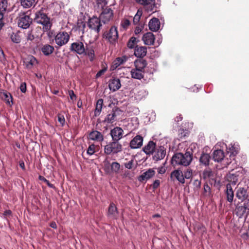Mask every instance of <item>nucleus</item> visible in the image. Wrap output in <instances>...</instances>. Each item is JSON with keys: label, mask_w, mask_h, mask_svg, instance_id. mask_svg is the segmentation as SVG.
Here are the masks:
<instances>
[{"label": "nucleus", "mask_w": 249, "mask_h": 249, "mask_svg": "<svg viewBox=\"0 0 249 249\" xmlns=\"http://www.w3.org/2000/svg\"><path fill=\"white\" fill-rule=\"evenodd\" d=\"M148 93L144 89H141L135 93L134 99L137 101H140L147 96Z\"/></svg>", "instance_id": "e433bc0d"}, {"label": "nucleus", "mask_w": 249, "mask_h": 249, "mask_svg": "<svg viewBox=\"0 0 249 249\" xmlns=\"http://www.w3.org/2000/svg\"><path fill=\"white\" fill-rule=\"evenodd\" d=\"M155 36L153 33L148 32L143 35L142 40L146 45H153L155 41Z\"/></svg>", "instance_id": "5701e85b"}, {"label": "nucleus", "mask_w": 249, "mask_h": 249, "mask_svg": "<svg viewBox=\"0 0 249 249\" xmlns=\"http://www.w3.org/2000/svg\"><path fill=\"white\" fill-rule=\"evenodd\" d=\"M85 47L83 42L77 41L72 43L71 46V50L79 55L84 54L85 53Z\"/></svg>", "instance_id": "f8f14e48"}, {"label": "nucleus", "mask_w": 249, "mask_h": 249, "mask_svg": "<svg viewBox=\"0 0 249 249\" xmlns=\"http://www.w3.org/2000/svg\"><path fill=\"white\" fill-rule=\"evenodd\" d=\"M247 212V211L243 205L237 206L235 209L236 215L240 218L242 217Z\"/></svg>", "instance_id": "4c0bfd02"}, {"label": "nucleus", "mask_w": 249, "mask_h": 249, "mask_svg": "<svg viewBox=\"0 0 249 249\" xmlns=\"http://www.w3.org/2000/svg\"><path fill=\"white\" fill-rule=\"evenodd\" d=\"M136 1L144 5L148 12L157 11L160 5V0H136Z\"/></svg>", "instance_id": "20e7f679"}, {"label": "nucleus", "mask_w": 249, "mask_h": 249, "mask_svg": "<svg viewBox=\"0 0 249 249\" xmlns=\"http://www.w3.org/2000/svg\"><path fill=\"white\" fill-rule=\"evenodd\" d=\"M122 146L118 142L114 141L109 142L104 147L105 153L107 155L117 154L122 151Z\"/></svg>", "instance_id": "7ed1b4c3"}, {"label": "nucleus", "mask_w": 249, "mask_h": 249, "mask_svg": "<svg viewBox=\"0 0 249 249\" xmlns=\"http://www.w3.org/2000/svg\"><path fill=\"white\" fill-rule=\"evenodd\" d=\"M103 104V100L99 99L96 102V108L94 111L95 116H97L100 115L102 109Z\"/></svg>", "instance_id": "a19ab883"}, {"label": "nucleus", "mask_w": 249, "mask_h": 249, "mask_svg": "<svg viewBox=\"0 0 249 249\" xmlns=\"http://www.w3.org/2000/svg\"><path fill=\"white\" fill-rule=\"evenodd\" d=\"M100 18L102 22L104 23H106L109 21L113 18V11L111 8L107 7L105 9L101 10Z\"/></svg>", "instance_id": "0eeeda50"}, {"label": "nucleus", "mask_w": 249, "mask_h": 249, "mask_svg": "<svg viewBox=\"0 0 249 249\" xmlns=\"http://www.w3.org/2000/svg\"><path fill=\"white\" fill-rule=\"evenodd\" d=\"M12 215V211L8 210L4 212L3 213V218L7 220V217Z\"/></svg>", "instance_id": "bf43d9fd"}, {"label": "nucleus", "mask_w": 249, "mask_h": 249, "mask_svg": "<svg viewBox=\"0 0 249 249\" xmlns=\"http://www.w3.org/2000/svg\"><path fill=\"white\" fill-rule=\"evenodd\" d=\"M20 2L24 8H28L35 4V0H20Z\"/></svg>", "instance_id": "37998d69"}, {"label": "nucleus", "mask_w": 249, "mask_h": 249, "mask_svg": "<svg viewBox=\"0 0 249 249\" xmlns=\"http://www.w3.org/2000/svg\"><path fill=\"white\" fill-rule=\"evenodd\" d=\"M240 173L239 171L229 173L227 175V179L229 182V183H231V185H235L238 182Z\"/></svg>", "instance_id": "f3484780"}, {"label": "nucleus", "mask_w": 249, "mask_h": 249, "mask_svg": "<svg viewBox=\"0 0 249 249\" xmlns=\"http://www.w3.org/2000/svg\"><path fill=\"white\" fill-rule=\"evenodd\" d=\"M211 160V156L209 154L202 153L199 158L200 163L205 166H208Z\"/></svg>", "instance_id": "f704fd0d"}, {"label": "nucleus", "mask_w": 249, "mask_h": 249, "mask_svg": "<svg viewBox=\"0 0 249 249\" xmlns=\"http://www.w3.org/2000/svg\"><path fill=\"white\" fill-rule=\"evenodd\" d=\"M156 174L155 171L152 168L148 169L146 171L143 172L138 178V180L140 182L147 181V180L153 177Z\"/></svg>", "instance_id": "ddd939ff"}, {"label": "nucleus", "mask_w": 249, "mask_h": 249, "mask_svg": "<svg viewBox=\"0 0 249 249\" xmlns=\"http://www.w3.org/2000/svg\"><path fill=\"white\" fill-rule=\"evenodd\" d=\"M0 97L9 106H11L13 104L12 96L9 92L3 90L0 91Z\"/></svg>", "instance_id": "b1692460"}, {"label": "nucleus", "mask_w": 249, "mask_h": 249, "mask_svg": "<svg viewBox=\"0 0 249 249\" xmlns=\"http://www.w3.org/2000/svg\"><path fill=\"white\" fill-rule=\"evenodd\" d=\"M226 194L228 201L231 203L233 201L234 193L231 183H228L226 185Z\"/></svg>", "instance_id": "7c9ffc66"}, {"label": "nucleus", "mask_w": 249, "mask_h": 249, "mask_svg": "<svg viewBox=\"0 0 249 249\" xmlns=\"http://www.w3.org/2000/svg\"><path fill=\"white\" fill-rule=\"evenodd\" d=\"M204 190L205 193H208L209 194H210L211 188L208 184H205L204 185Z\"/></svg>", "instance_id": "69168bd1"}, {"label": "nucleus", "mask_w": 249, "mask_h": 249, "mask_svg": "<svg viewBox=\"0 0 249 249\" xmlns=\"http://www.w3.org/2000/svg\"><path fill=\"white\" fill-rule=\"evenodd\" d=\"M89 139L92 141L101 142L104 140V136L100 132L94 130L89 134Z\"/></svg>", "instance_id": "4be33fe9"}, {"label": "nucleus", "mask_w": 249, "mask_h": 249, "mask_svg": "<svg viewBox=\"0 0 249 249\" xmlns=\"http://www.w3.org/2000/svg\"><path fill=\"white\" fill-rule=\"evenodd\" d=\"M134 65L135 67V68L144 71V69L147 65V62L145 60L142 58H140L135 61Z\"/></svg>", "instance_id": "2f4dec72"}, {"label": "nucleus", "mask_w": 249, "mask_h": 249, "mask_svg": "<svg viewBox=\"0 0 249 249\" xmlns=\"http://www.w3.org/2000/svg\"><path fill=\"white\" fill-rule=\"evenodd\" d=\"M248 187H239L237 189L236 196L238 199L241 201L245 200L248 198Z\"/></svg>", "instance_id": "dca6fc26"}, {"label": "nucleus", "mask_w": 249, "mask_h": 249, "mask_svg": "<svg viewBox=\"0 0 249 249\" xmlns=\"http://www.w3.org/2000/svg\"><path fill=\"white\" fill-rule=\"evenodd\" d=\"M247 211H249V199L246 201L243 204Z\"/></svg>", "instance_id": "774afa93"}, {"label": "nucleus", "mask_w": 249, "mask_h": 249, "mask_svg": "<svg viewBox=\"0 0 249 249\" xmlns=\"http://www.w3.org/2000/svg\"><path fill=\"white\" fill-rule=\"evenodd\" d=\"M224 157V153L222 150H216L213 152V159L215 161L220 162L222 161Z\"/></svg>", "instance_id": "72a5a7b5"}, {"label": "nucleus", "mask_w": 249, "mask_h": 249, "mask_svg": "<svg viewBox=\"0 0 249 249\" xmlns=\"http://www.w3.org/2000/svg\"><path fill=\"white\" fill-rule=\"evenodd\" d=\"M37 63V60L32 55L28 56L23 60V64L27 69H31Z\"/></svg>", "instance_id": "6ab92c4d"}, {"label": "nucleus", "mask_w": 249, "mask_h": 249, "mask_svg": "<svg viewBox=\"0 0 249 249\" xmlns=\"http://www.w3.org/2000/svg\"><path fill=\"white\" fill-rule=\"evenodd\" d=\"M104 36L110 43H115L118 38V33L117 28L115 26L111 27L108 32L104 34Z\"/></svg>", "instance_id": "423d86ee"}, {"label": "nucleus", "mask_w": 249, "mask_h": 249, "mask_svg": "<svg viewBox=\"0 0 249 249\" xmlns=\"http://www.w3.org/2000/svg\"><path fill=\"white\" fill-rule=\"evenodd\" d=\"M156 148V143L150 141L143 147L142 150L147 155H150L153 154Z\"/></svg>", "instance_id": "a211bd4d"}, {"label": "nucleus", "mask_w": 249, "mask_h": 249, "mask_svg": "<svg viewBox=\"0 0 249 249\" xmlns=\"http://www.w3.org/2000/svg\"><path fill=\"white\" fill-rule=\"evenodd\" d=\"M10 38L12 41L15 43L18 44L20 42L21 38L18 33H13L10 35Z\"/></svg>", "instance_id": "c03bdc74"}, {"label": "nucleus", "mask_w": 249, "mask_h": 249, "mask_svg": "<svg viewBox=\"0 0 249 249\" xmlns=\"http://www.w3.org/2000/svg\"><path fill=\"white\" fill-rule=\"evenodd\" d=\"M238 145L237 143H231L228 147L227 146L228 152L230 153V156L234 155L238 152Z\"/></svg>", "instance_id": "58836bf2"}, {"label": "nucleus", "mask_w": 249, "mask_h": 249, "mask_svg": "<svg viewBox=\"0 0 249 249\" xmlns=\"http://www.w3.org/2000/svg\"><path fill=\"white\" fill-rule=\"evenodd\" d=\"M111 171L113 173H118L120 169V165L118 162H113L111 163Z\"/></svg>", "instance_id": "a18cd8bd"}, {"label": "nucleus", "mask_w": 249, "mask_h": 249, "mask_svg": "<svg viewBox=\"0 0 249 249\" xmlns=\"http://www.w3.org/2000/svg\"><path fill=\"white\" fill-rule=\"evenodd\" d=\"M124 131L119 127H115L110 131V135L111 136L112 140L114 141L118 142L123 137Z\"/></svg>", "instance_id": "4468645a"}, {"label": "nucleus", "mask_w": 249, "mask_h": 249, "mask_svg": "<svg viewBox=\"0 0 249 249\" xmlns=\"http://www.w3.org/2000/svg\"><path fill=\"white\" fill-rule=\"evenodd\" d=\"M41 51L44 55L48 56L53 53L54 51V48L49 44H45L42 46Z\"/></svg>", "instance_id": "c9c22d12"}, {"label": "nucleus", "mask_w": 249, "mask_h": 249, "mask_svg": "<svg viewBox=\"0 0 249 249\" xmlns=\"http://www.w3.org/2000/svg\"><path fill=\"white\" fill-rule=\"evenodd\" d=\"M32 22V18L29 16L26 15L25 13L21 14L18 21V26L23 29H27L29 27Z\"/></svg>", "instance_id": "6e6552de"}, {"label": "nucleus", "mask_w": 249, "mask_h": 249, "mask_svg": "<svg viewBox=\"0 0 249 249\" xmlns=\"http://www.w3.org/2000/svg\"><path fill=\"white\" fill-rule=\"evenodd\" d=\"M107 71V67H104L102 70H100L96 74V78H98L101 77L105 72Z\"/></svg>", "instance_id": "5fc2aeb1"}, {"label": "nucleus", "mask_w": 249, "mask_h": 249, "mask_svg": "<svg viewBox=\"0 0 249 249\" xmlns=\"http://www.w3.org/2000/svg\"><path fill=\"white\" fill-rule=\"evenodd\" d=\"M58 121L60 124L61 126H63L65 124V119L63 115L58 114L57 115Z\"/></svg>", "instance_id": "864d4df0"}, {"label": "nucleus", "mask_w": 249, "mask_h": 249, "mask_svg": "<svg viewBox=\"0 0 249 249\" xmlns=\"http://www.w3.org/2000/svg\"><path fill=\"white\" fill-rule=\"evenodd\" d=\"M212 171H210V170H205L203 172V175L204 176V177L206 178V177H210L212 175Z\"/></svg>", "instance_id": "338daca9"}, {"label": "nucleus", "mask_w": 249, "mask_h": 249, "mask_svg": "<svg viewBox=\"0 0 249 249\" xmlns=\"http://www.w3.org/2000/svg\"><path fill=\"white\" fill-rule=\"evenodd\" d=\"M193 160V153L187 151L184 154L177 153L174 155L171 160V163L174 165L187 166Z\"/></svg>", "instance_id": "f257e3e1"}, {"label": "nucleus", "mask_w": 249, "mask_h": 249, "mask_svg": "<svg viewBox=\"0 0 249 249\" xmlns=\"http://www.w3.org/2000/svg\"><path fill=\"white\" fill-rule=\"evenodd\" d=\"M70 98L72 101L75 100L76 96L72 90H70L68 91Z\"/></svg>", "instance_id": "6e6d98bb"}, {"label": "nucleus", "mask_w": 249, "mask_h": 249, "mask_svg": "<svg viewBox=\"0 0 249 249\" xmlns=\"http://www.w3.org/2000/svg\"><path fill=\"white\" fill-rule=\"evenodd\" d=\"M96 146L94 144L89 145L87 151V154L89 156L93 155L96 151Z\"/></svg>", "instance_id": "de8ad7c7"}, {"label": "nucleus", "mask_w": 249, "mask_h": 249, "mask_svg": "<svg viewBox=\"0 0 249 249\" xmlns=\"http://www.w3.org/2000/svg\"><path fill=\"white\" fill-rule=\"evenodd\" d=\"M127 60L126 56H123L117 58L112 63L111 67L112 70H114L119 67L121 65L124 64Z\"/></svg>", "instance_id": "a878e982"}, {"label": "nucleus", "mask_w": 249, "mask_h": 249, "mask_svg": "<svg viewBox=\"0 0 249 249\" xmlns=\"http://www.w3.org/2000/svg\"><path fill=\"white\" fill-rule=\"evenodd\" d=\"M20 91L23 92L25 93L26 91V84L25 82H23L20 84V87H19Z\"/></svg>", "instance_id": "052dcab7"}, {"label": "nucleus", "mask_w": 249, "mask_h": 249, "mask_svg": "<svg viewBox=\"0 0 249 249\" xmlns=\"http://www.w3.org/2000/svg\"><path fill=\"white\" fill-rule=\"evenodd\" d=\"M70 37L68 33L65 31L60 32L55 36V42L59 47H61L68 42Z\"/></svg>", "instance_id": "39448f33"}, {"label": "nucleus", "mask_w": 249, "mask_h": 249, "mask_svg": "<svg viewBox=\"0 0 249 249\" xmlns=\"http://www.w3.org/2000/svg\"><path fill=\"white\" fill-rule=\"evenodd\" d=\"M160 184V180L159 179L155 180L153 184H152V188L154 189H157Z\"/></svg>", "instance_id": "0e129e2a"}, {"label": "nucleus", "mask_w": 249, "mask_h": 249, "mask_svg": "<svg viewBox=\"0 0 249 249\" xmlns=\"http://www.w3.org/2000/svg\"><path fill=\"white\" fill-rule=\"evenodd\" d=\"M143 141V137L137 135L130 141V147L132 149L139 148L142 145Z\"/></svg>", "instance_id": "2eb2a0df"}, {"label": "nucleus", "mask_w": 249, "mask_h": 249, "mask_svg": "<svg viewBox=\"0 0 249 249\" xmlns=\"http://www.w3.org/2000/svg\"><path fill=\"white\" fill-rule=\"evenodd\" d=\"M170 178L173 181L177 180L182 184L185 183L183 173L180 170L176 169L173 171L170 174Z\"/></svg>", "instance_id": "9d476101"}, {"label": "nucleus", "mask_w": 249, "mask_h": 249, "mask_svg": "<svg viewBox=\"0 0 249 249\" xmlns=\"http://www.w3.org/2000/svg\"><path fill=\"white\" fill-rule=\"evenodd\" d=\"M193 185L195 187L196 189H198L201 186V181L199 179H195L194 181Z\"/></svg>", "instance_id": "13d9d810"}, {"label": "nucleus", "mask_w": 249, "mask_h": 249, "mask_svg": "<svg viewBox=\"0 0 249 249\" xmlns=\"http://www.w3.org/2000/svg\"><path fill=\"white\" fill-rule=\"evenodd\" d=\"M34 20L36 23L43 26V30L45 32L49 31L52 27L50 18L42 11H38L36 13Z\"/></svg>", "instance_id": "f03ea898"}, {"label": "nucleus", "mask_w": 249, "mask_h": 249, "mask_svg": "<svg viewBox=\"0 0 249 249\" xmlns=\"http://www.w3.org/2000/svg\"><path fill=\"white\" fill-rule=\"evenodd\" d=\"M12 10L7 0H0V12L4 14L8 13Z\"/></svg>", "instance_id": "cd10ccee"}, {"label": "nucleus", "mask_w": 249, "mask_h": 249, "mask_svg": "<svg viewBox=\"0 0 249 249\" xmlns=\"http://www.w3.org/2000/svg\"><path fill=\"white\" fill-rule=\"evenodd\" d=\"M166 153V148L163 146H158L154 152L153 159L155 161L160 160L164 159Z\"/></svg>", "instance_id": "1a4fd4ad"}, {"label": "nucleus", "mask_w": 249, "mask_h": 249, "mask_svg": "<svg viewBox=\"0 0 249 249\" xmlns=\"http://www.w3.org/2000/svg\"><path fill=\"white\" fill-rule=\"evenodd\" d=\"M4 15V14L0 12V30H1L4 24L3 21Z\"/></svg>", "instance_id": "e2e57ef3"}, {"label": "nucleus", "mask_w": 249, "mask_h": 249, "mask_svg": "<svg viewBox=\"0 0 249 249\" xmlns=\"http://www.w3.org/2000/svg\"><path fill=\"white\" fill-rule=\"evenodd\" d=\"M38 178L40 180H42L45 182L46 184L50 188H53L54 185L51 183H50L49 181L47 179H46L44 177L42 176H39L38 177Z\"/></svg>", "instance_id": "603ef678"}, {"label": "nucleus", "mask_w": 249, "mask_h": 249, "mask_svg": "<svg viewBox=\"0 0 249 249\" xmlns=\"http://www.w3.org/2000/svg\"><path fill=\"white\" fill-rule=\"evenodd\" d=\"M130 22L127 19H123L121 22V27L123 30L127 29L130 25Z\"/></svg>", "instance_id": "49530a36"}, {"label": "nucleus", "mask_w": 249, "mask_h": 249, "mask_svg": "<svg viewBox=\"0 0 249 249\" xmlns=\"http://www.w3.org/2000/svg\"><path fill=\"white\" fill-rule=\"evenodd\" d=\"M108 216L114 219L118 217V211L117 208L114 203H111L108 210Z\"/></svg>", "instance_id": "473e14b6"}, {"label": "nucleus", "mask_w": 249, "mask_h": 249, "mask_svg": "<svg viewBox=\"0 0 249 249\" xmlns=\"http://www.w3.org/2000/svg\"><path fill=\"white\" fill-rule=\"evenodd\" d=\"M148 26L151 31L156 32L158 31L160 28V21L158 18H154L149 21Z\"/></svg>", "instance_id": "412c9836"}, {"label": "nucleus", "mask_w": 249, "mask_h": 249, "mask_svg": "<svg viewBox=\"0 0 249 249\" xmlns=\"http://www.w3.org/2000/svg\"><path fill=\"white\" fill-rule=\"evenodd\" d=\"M107 4V0H96V8L97 12H100L101 10L105 9Z\"/></svg>", "instance_id": "ea45409f"}, {"label": "nucleus", "mask_w": 249, "mask_h": 249, "mask_svg": "<svg viewBox=\"0 0 249 249\" xmlns=\"http://www.w3.org/2000/svg\"><path fill=\"white\" fill-rule=\"evenodd\" d=\"M83 55H86L90 60L93 61L95 58V52L94 48L92 46H86L85 48V53Z\"/></svg>", "instance_id": "c85d7f7f"}, {"label": "nucleus", "mask_w": 249, "mask_h": 249, "mask_svg": "<svg viewBox=\"0 0 249 249\" xmlns=\"http://www.w3.org/2000/svg\"><path fill=\"white\" fill-rule=\"evenodd\" d=\"M147 48L143 46H136L135 48L134 54L137 57L142 58L146 55Z\"/></svg>", "instance_id": "bb28decb"}, {"label": "nucleus", "mask_w": 249, "mask_h": 249, "mask_svg": "<svg viewBox=\"0 0 249 249\" xmlns=\"http://www.w3.org/2000/svg\"><path fill=\"white\" fill-rule=\"evenodd\" d=\"M144 71L134 68L131 71V75L133 78L141 80L143 78Z\"/></svg>", "instance_id": "c756f323"}, {"label": "nucleus", "mask_w": 249, "mask_h": 249, "mask_svg": "<svg viewBox=\"0 0 249 249\" xmlns=\"http://www.w3.org/2000/svg\"><path fill=\"white\" fill-rule=\"evenodd\" d=\"M124 166L126 168L128 169H131L133 167V160H131L129 161L128 162H126L124 164Z\"/></svg>", "instance_id": "680f3d73"}, {"label": "nucleus", "mask_w": 249, "mask_h": 249, "mask_svg": "<svg viewBox=\"0 0 249 249\" xmlns=\"http://www.w3.org/2000/svg\"><path fill=\"white\" fill-rule=\"evenodd\" d=\"M26 36L27 40L32 41L35 38L34 36L32 35L31 32L30 31L27 33Z\"/></svg>", "instance_id": "4d7b16f0"}, {"label": "nucleus", "mask_w": 249, "mask_h": 249, "mask_svg": "<svg viewBox=\"0 0 249 249\" xmlns=\"http://www.w3.org/2000/svg\"><path fill=\"white\" fill-rule=\"evenodd\" d=\"M121 81L119 78H113L109 81V89L113 92L118 90L121 88Z\"/></svg>", "instance_id": "aec40b11"}, {"label": "nucleus", "mask_w": 249, "mask_h": 249, "mask_svg": "<svg viewBox=\"0 0 249 249\" xmlns=\"http://www.w3.org/2000/svg\"><path fill=\"white\" fill-rule=\"evenodd\" d=\"M116 111L117 110H112L111 112L107 116L105 121L107 123H112L115 120Z\"/></svg>", "instance_id": "79ce46f5"}, {"label": "nucleus", "mask_w": 249, "mask_h": 249, "mask_svg": "<svg viewBox=\"0 0 249 249\" xmlns=\"http://www.w3.org/2000/svg\"><path fill=\"white\" fill-rule=\"evenodd\" d=\"M184 179H190L192 178L193 176V171L190 168L187 169L183 173Z\"/></svg>", "instance_id": "8fccbe9b"}, {"label": "nucleus", "mask_w": 249, "mask_h": 249, "mask_svg": "<svg viewBox=\"0 0 249 249\" xmlns=\"http://www.w3.org/2000/svg\"><path fill=\"white\" fill-rule=\"evenodd\" d=\"M100 18L93 17L90 18L88 22V26L89 28L94 30L97 33L99 32L102 26Z\"/></svg>", "instance_id": "9b49d317"}, {"label": "nucleus", "mask_w": 249, "mask_h": 249, "mask_svg": "<svg viewBox=\"0 0 249 249\" xmlns=\"http://www.w3.org/2000/svg\"><path fill=\"white\" fill-rule=\"evenodd\" d=\"M92 2L90 0H81L80 3V11L82 14L86 13L87 11H89V8L91 7Z\"/></svg>", "instance_id": "393cba45"}, {"label": "nucleus", "mask_w": 249, "mask_h": 249, "mask_svg": "<svg viewBox=\"0 0 249 249\" xmlns=\"http://www.w3.org/2000/svg\"><path fill=\"white\" fill-rule=\"evenodd\" d=\"M136 38L135 37H131L127 43V47L130 49L134 48L136 44Z\"/></svg>", "instance_id": "3c124183"}, {"label": "nucleus", "mask_w": 249, "mask_h": 249, "mask_svg": "<svg viewBox=\"0 0 249 249\" xmlns=\"http://www.w3.org/2000/svg\"><path fill=\"white\" fill-rule=\"evenodd\" d=\"M142 12L140 10H138L137 13L133 18V23L134 24H137L140 21Z\"/></svg>", "instance_id": "09e8293b"}]
</instances>
